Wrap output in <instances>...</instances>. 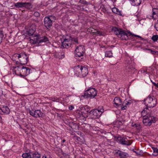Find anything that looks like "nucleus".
<instances>
[{"instance_id": "nucleus-1", "label": "nucleus", "mask_w": 158, "mask_h": 158, "mask_svg": "<svg viewBox=\"0 0 158 158\" xmlns=\"http://www.w3.org/2000/svg\"><path fill=\"white\" fill-rule=\"evenodd\" d=\"M112 30L114 31V33L117 35L118 37L122 40H127L128 39V36L131 35L135 37H138L141 38V37L136 35L132 34L130 32H126L121 29H118L116 27H113Z\"/></svg>"}, {"instance_id": "nucleus-2", "label": "nucleus", "mask_w": 158, "mask_h": 158, "mask_svg": "<svg viewBox=\"0 0 158 158\" xmlns=\"http://www.w3.org/2000/svg\"><path fill=\"white\" fill-rule=\"evenodd\" d=\"M16 74L20 76L21 77L24 78L26 76L30 73L31 70L28 67H25L22 65L16 66L13 67Z\"/></svg>"}, {"instance_id": "nucleus-3", "label": "nucleus", "mask_w": 158, "mask_h": 158, "mask_svg": "<svg viewBox=\"0 0 158 158\" xmlns=\"http://www.w3.org/2000/svg\"><path fill=\"white\" fill-rule=\"evenodd\" d=\"M75 74L80 77H84L88 73V69L85 67L80 65L75 66L74 68Z\"/></svg>"}, {"instance_id": "nucleus-4", "label": "nucleus", "mask_w": 158, "mask_h": 158, "mask_svg": "<svg viewBox=\"0 0 158 158\" xmlns=\"http://www.w3.org/2000/svg\"><path fill=\"white\" fill-rule=\"evenodd\" d=\"M104 112V109L102 106L98 107L97 109H95L90 110L89 112V115L91 118L95 119L99 118Z\"/></svg>"}, {"instance_id": "nucleus-5", "label": "nucleus", "mask_w": 158, "mask_h": 158, "mask_svg": "<svg viewBox=\"0 0 158 158\" xmlns=\"http://www.w3.org/2000/svg\"><path fill=\"white\" fill-rule=\"evenodd\" d=\"M145 104L146 106V109L148 108L153 107L155 106L156 103V99L153 96H149L144 100Z\"/></svg>"}, {"instance_id": "nucleus-6", "label": "nucleus", "mask_w": 158, "mask_h": 158, "mask_svg": "<svg viewBox=\"0 0 158 158\" xmlns=\"http://www.w3.org/2000/svg\"><path fill=\"white\" fill-rule=\"evenodd\" d=\"M56 19V17L53 15H49L45 17L44 20V26L47 29H49L52 26V22L55 21Z\"/></svg>"}, {"instance_id": "nucleus-7", "label": "nucleus", "mask_w": 158, "mask_h": 158, "mask_svg": "<svg viewBox=\"0 0 158 158\" xmlns=\"http://www.w3.org/2000/svg\"><path fill=\"white\" fill-rule=\"evenodd\" d=\"M97 90L92 88L85 91L84 94L81 96V97H83L84 98H93L97 95Z\"/></svg>"}, {"instance_id": "nucleus-8", "label": "nucleus", "mask_w": 158, "mask_h": 158, "mask_svg": "<svg viewBox=\"0 0 158 158\" xmlns=\"http://www.w3.org/2000/svg\"><path fill=\"white\" fill-rule=\"evenodd\" d=\"M14 6L17 8H24L27 9H30L32 8V5L29 2H18L14 3Z\"/></svg>"}, {"instance_id": "nucleus-9", "label": "nucleus", "mask_w": 158, "mask_h": 158, "mask_svg": "<svg viewBox=\"0 0 158 158\" xmlns=\"http://www.w3.org/2000/svg\"><path fill=\"white\" fill-rule=\"evenodd\" d=\"M16 56L19 59L21 64H25L27 63L28 60V56L25 53L21 52L17 54Z\"/></svg>"}, {"instance_id": "nucleus-10", "label": "nucleus", "mask_w": 158, "mask_h": 158, "mask_svg": "<svg viewBox=\"0 0 158 158\" xmlns=\"http://www.w3.org/2000/svg\"><path fill=\"white\" fill-rule=\"evenodd\" d=\"M156 120L155 118L151 116L147 117L144 116L143 120V122L145 125L146 126H150L152 123H155Z\"/></svg>"}, {"instance_id": "nucleus-11", "label": "nucleus", "mask_w": 158, "mask_h": 158, "mask_svg": "<svg viewBox=\"0 0 158 158\" xmlns=\"http://www.w3.org/2000/svg\"><path fill=\"white\" fill-rule=\"evenodd\" d=\"M119 143L123 145L129 146L131 144L132 142L131 141L127 140V139L124 137H121Z\"/></svg>"}, {"instance_id": "nucleus-12", "label": "nucleus", "mask_w": 158, "mask_h": 158, "mask_svg": "<svg viewBox=\"0 0 158 158\" xmlns=\"http://www.w3.org/2000/svg\"><path fill=\"white\" fill-rule=\"evenodd\" d=\"M125 69L127 71L131 73L135 70L133 64L131 60L129 61L127 65L126 66Z\"/></svg>"}, {"instance_id": "nucleus-13", "label": "nucleus", "mask_w": 158, "mask_h": 158, "mask_svg": "<svg viewBox=\"0 0 158 158\" xmlns=\"http://www.w3.org/2000/svg\"><path fill=\"white\" fill-rule=\"evenodd\" d=\"M116 154H117L120 158H126L129 156L128 153L120 150H118L116 152Z\"/></svg>"}, {"instance_id": "nucleus-14", "label": "nucleus", "mask_w": 158, "mask_h": 158, "mask_svg": "<svg viewBox=\"0 0 158 158\" xmlns=\"http://www.w3.org/2000/svg\"><path fill=\"white\" fill-rule=\"evenodd\" d=\"M132 102H128L127 101L125 100L123 102H122V104H121V109L122 110H124L126 109L125 107L129 106L130 104H131Z\"/></svg>"}, {"instance_id": "nucleus-15", "label": "nucleus", "mask_w": 158, "mask_h": 158, "mask_svg": "<svg viewBox=\"0 0 158 158\" xmlns=\"http://www.w3.org/2000/svg\"><path fill=\"white\" fill-rule=\"evenodd\" d=\"M36 36V39H38L39 40L37 41L38 42V43H40L42 42H45L48 41V38L46 36H43L41 37L40 38H39V35H37Z\"/></svg>"}, {"instance_id": "nucleus-16", "label": "nucleus", "mask_w": 158, "mask_h": 158, "mask_svg": "<svg viewBox=\"0 0 158 158\" xmlns=\"http://www.w3.org/2000/svg\"><path fill=\"white\" fill-rule=\"evenodd\" d=\"M30 153L31 154V158H40L41 155L37 151L32 152L30 150Z\"/></svg>"}, {"instance_id": "nucleus-17", "label": "nucleus", "mask_w": 158, "mask_h": 158, "mask_svg": "<svg viewBox=\"0 0 158 158\" xmlns=\"http://www.w3.org/2000/svg\"><path fill=\"white\" fill-rule=\"evenodd\" d=\"M35 118L42 117L44 116V114L40 110H35Z\"/></svg>"}, {"instance_id": "nucleus-18", "label": "nucleus", "mask_w": 158, "mask_h": 158, "mask_svg": "<svg viewBox=\"0 0 158 158\" xmlns=\"http://www.w3.org/2000/svg\"><path fill=\"white\" fill-rule=\"evenodd\" d=\"M69 126L73 130H77L79 128V126L77 123L72 122L69 123Z\"/></svg>"}, {"instance_id": "nucleus-19", "label": "nucleus", "mask_w": 158, "mask_h": 158, "mask_svg": "<svg viewBox=\"0 0 158 158\" xmlns=\"http://www.w3.org/2000/svg\"><path fill=\"white\" fill-rule=\"evenodd\" d=\"M114 102L116 106H121V104H122L121 99L119 97H115L114 99Z\"/></svg>"}, {"instance_id": "nucleus-20", "label": "nucleus", "mask_w": 158, "mask_h": 158, "mask_svg": "<svg viewBox=\"0 0 158 158\" xmlns=\"http://www.w3.org/2000/svg\"><path fill=\"white\" fill-rule=\"evenodd\" d=\"M85 49L84 46L82 45H80L78 46L75 50V52H77L82 53H84Z\"/></svg>"}, {"instance_id": "nucleus-21", "label": "nucleus", "mask_w": 158, "mask_h": 158, "mask_svg": "<svg viewBox=\"0 0 158 158\" xmlns=\"http://www.w3.org/2000/svg\"><path fill=\"white\" fill-rule=\"evenodd\" d=\"M3 112L4 113L8 114L10 112V110L7 106L3 107L1 110V111H0V112Z\"/></svg>"}, {"instance_id": "nucleus-22", "label": "nucleus", "mask_w": 158, "mask_h": 158, "mask_svg": "<svg viewBox=\"0 0 158 158\" xmlns=\"http://www.w3.org/2000/svg\"><path fill=\"white\" fill-rule=\"evenodd\" d=\"M131 2V4L134 6H138L140 4V0H129Z\"/></svg>"}, {"instance_id": "nucleus-23", "label": "nucleus", "mask_w": 158, "mask_h": 158, "mask_svg": "<svg viewBox=\"0 0 158 158\" xmlns=\"http://www.w3.org/2000/svg\"><path fill=\"white\" fill-rule=\"evenodd\" d=\"M23 158H31V153H30V150L29 152L23 153L22 155Z\"/></svg>"}, {"instance_id": "nucleus-24", "label": "nucleus", "mask_w": 158, "mask_h": 158, "mask_svg": "<svg viewBox=\"0 0 158 158\" xmlns=\"http://www.w3.org/2000/svg\"><path fill=\"white\" fill-rule=\"evenodd\" d=\"M72 44L71 43V42L70 43H62V45L61 46L63 47L64 48H68L69 47H70Z\"/></svg>"}, {"instance_id": "nucleus-25", "label": "nucleus", "mask_w": 158, "mask_h": 158, "mask_svg": "<svg viewBox=\"0 0 158 158\" xmlns=\"http://www.w3.org/2000/svg\"><path fill=\"white\" fill-rule=\"evenodd\" d=\"M112 11L114 13L120 15L121 16L122 15L120 11L116 7L113 8L112 9Z\"/></svg>"}, {"instance_id": "nucleus-26", "label": "nucleus", "mask_w": 158, "mask_h": 158, "mask_svg": "<svg viewBox=\"0 0 158 158\" xmlns=\"http://www.w3.org/2000/svg\"><path fill=\"white\" fill-rule=\"evenodd\" d=\"M4 32L2 28H0V44H1L2 40L4 38Z\"/></svg>"}, {"instance_id": "nucleus-27", "label": "nucleus", "mask_w": 158, "mask_h": 158, "mask_svg": "<svg viewBox=\"0 0 158 158\" xmlns=\"http://www.w3.org/2000/svg\"><path fill=\"white\" fill-rule=\"evenodd\" d=\"M105 56L106 57H111L112 56V53L111 51H106Z\"/></svg>"}, {"instance_id": "nucleus-28", "label": "nucleus", "mask_w": 158, "mask_h": 158, "mask_svg": "<svg viewBox=\"0 0 158 158\" xmlns=\"http://www.w3.org/2000/svg\"><path fill=\"white\" fill-rule=\"evenodd\" d=\"M123 123L120 121H117L115 123L116 126L118 128H120V126H122Z\"/></svg>"}, {"instance_id": "nucleus-29", "label": "nucleus", "mask_w": 158, "mask_h": 158, "mask_svg": "<svg viewBox=\"0 0 158 158\" xmlns=\"http://www.w3.org/2000/svg\"><path fill=\"white\" fill-rule=\"evenodd\" d=\"M83 53H80L79 52L75 51V56L76 57H80L81 56H83Z\"/></svg>"}, {"instance_id": "nucleus-30", "label": "nucleus", "mask_w": 158, "mask_h": 158, "mask_svg": "<svg viewBox=\"0 0 158 158\" xmlns=\"http://www.w3.org/2000/svg\"><path fill=\"white\" fill-rule=\"evenodd\" d=\"M79 2L81 4L86 5L90 4V2H87L85 0H79Z\"/></svg>"}, {"instance_id": "nucleus-31", "label": "nucleus", "mask_w": 158, "mask_h": 158, "mask_svg": "<svg viewBox=\"0 0 158 158\" xmlns=\"http://www.w3.org/2000/svg\"><path fill=\"white\" fill-rule=\"evenodd\" d=\"M34 32V29L33 30H31V28H29V30L27 31V34L29 36L33 35Z\"/></svg>"}, {"instance_id": "nucleus-32", "label": "nucleus", "mask_w": 158, "mask_h": 158, "mask_svg": "<svg viewBox=\"0 0 158 158\" xmlns=\"http://www.w3.org/2000/svg\"><path fill=\"white\" fill-rule=\"evenodd\" d=\"M90 31L94 34H99L100 33L99 31L93 28H92V29Z\"/></svg>"}, {"instance_id": "nucleus-33", "label": "nucleus", "mask_w": 158, "mask_h": 158, "mask_svg": "<svg viewBox=\"0 0 158 158\" xmlns=\"http://www.w3.org/2000/svg\"><path fill=\"white\" fill-rule=\"evenodd\" d=\"M156 10H157L158 9L156 8H153L152 9L153 12H152V18L153 19H156V17H154V15L156 14Z\"/></svg>"}, {"instance_id": "nucleus-34", "label": "nucleus", "mask_w": 158, "mask_h": 158, "mask_svg": "<svg viewBox=\"0 0 158 158\" xmlns=\"http://www.w3.org/2000/svg\"><path fill=\"white\" fill-rule=\"evenodd\" d=\"M121 137L122 136L120 135L118 136H114V139L116 141L119 143Z\"/></svg>"}, {"instance_id": "nucleus-35", "label": "nucleus", "mask_w": 158, "mask_h": 158, "mask_svg": "<svg viewBox=\"0 0 158 158\" xmlns=\"http://www.w3.org/2000/svg\"><path fill=\"white\" fill-rule=\"evenodd\" d=\"M72 40L71 39H64V40L63 42H62V43H70L71 42V44L72 43Z\"/></svg>"}, {"instance_id": "nucleus-36", "label": "nucleus", "mask_w": 158, "mask_h": 158, "mask_svg": "<svg viewBox=\"0 0 158 158\" xmlns=\"http://www.w3.org/2000/svg\"><path fill=\"white\" fill-rule=\"evenodd\" d=\"M152 39L154 41H157L158 40V35H153L152 38Z\"/></svg>"}, {"instance_id": "nucleus-37", "label": "nucleus", "mask_w": 158, "mask_h": 158, "mask_svg": "<svg viewBox=\"0 0 158 158\" xmlns=\"http://www.w3.org/2000/svg\"><path fill=\"white\" fill-rule=\"evenodd\" d=\"M29 113L30 115H31L34 117L35 118V110H30L29 111Z\"/></svg>"}, {"instance_id": "nucleus-38", "label": "nucleus", "mask_w": 158, "mask_h": 158, "mask_svg": "<svg viewBox=\"0 0 158 158\" xmlns=\"http://www.w3.org/2000/svg\"><path fill=\"white\" fill-rule=\"evenodd\" d=\"M146 50H149L150 51V52L153 55L155 54L156 53L158 52L157 51H155L152 50L151 49H149V48H146L145 49Z\"/></svg>"}, {"instance_id": "nucleus-39", "label": "nucleus", "mask_w": 158, "mask_h": 158, "mask_svg": "<svg viewBox=\"0 0 158 158\" xmlns=\"http://www.w3.org/2000/svg\"><path fill=\"white\" fill-rule=\"evenodd\" d=\"M84 109L86 112L89 113V112L90 111V107H88L87 106H85L84 107Z\"/></svg>"}, {"instance_id": "nucleus-40", "label": "nucleus", "mask_w": 158, "mask_h": 158, "mask_svg": "<svg viewBox=\"0 0 158 158\" xmlns=\"http://www.w3.org/2000/svg\"><path fill=\"white\" fill-rule=\"evenodd\" d=\"M153 152L154 153L157 154L156 155L158 154V149L156 148H153Z\"/></svg>"}, {"instance_id": "nucleus-41", "label": "nucleus", "mask_w": 158, "mask_h": 158, "mask_svg": "<svg viewBox=\"0 0 158 158\" xmlns=\"http://www.w3.org/2000/svg\"><path fill=\"white\" fill-rule=\"evenodd\" d=\"M35 24H32V25L30 27V28H31V30H33V29H34V32L35 31Z\"/></svg>"}, {"instance_id": "nucleus-42", "label": "nucleus", "mask_w": 158, "mask_h": 158, "mask_svg": "<svg viewBox=\"0 0 158 158\" xmlns=\"http://www.w3.org/2000/svg\"><path fill=\"white\" fill-rule=\"evenodd\" d=\"M52 100L53 102H58V101L59 100V98L57 97H54L52 98Z\"/></svg>"}, {"instance_id": "nucleus-43", "label": "nucleus", "mask_w": 158, "mask_h": 158, "mask_svg": "<svg viewBox=\"0 0 158 158\" xmlns=\"http://www.w3.org/2000/svg\"><path fill=\"white\" fill-rule=\"evenodd\" d=\"M34 15L36 17H38L40 16V13L37 11L35 12Z\"/></svg>"}, {"instance_id": "nucleus-44", "label": "nucleus", "mask_w": 158, "mask_h": 158, "mask_svg": "<svg viewBox=\"0 0 158 158\" xmlns=\"http://www.w3.org/2000/svg\"><path fill=\"white\" fill-rule=\"evenodd\" d=\"M73 40L77 44H78V39L77 38H74L73 39Z\"/></svg>"}, {"instance_id": "nucleus-45", "label": "nucleus", "mask_w": 158, "mask_h": 158, "mask_svg": "<svg viewBox=\"0 0 158 158\" xmlns=\"http://www.w3.org/2000/svg\"><path fill=\"white\" fill-rule=\"evenodd\" d=\"M74 106H69V109L70 110H73L74 109Z\"/></svg>"}, {"instance_id": "nucleus-46", "label": "nucleus", "mask_w": 158, "mask_h": 158, "mask_svg": "<svg viewBox=\"0 0 158 158\" xmlns=\"http://www.w3.org/2000/svg\"><path fill=\"white\" fill-rule=\"evenodd\" d=\"M62 154L64 156H66L67 157V158L69 157V155L68 154L64 153H62Z\"/></svg>"}, {"instance_id": "nucleus-47", "label": "nucleus", "mask_w": 158, "mask_h": 158, "mask_svg": "<svg viewBox=\"0 0 158 158\" xmlns=\"http://www.w3.org/2000/svg\"><path fill=\"white\" fill-rule=\"evenodd\" d=\"M153 84L154 86L158 88V83H153Z\"/></svg>"}, {"instance_id": "nucleus-48", "label": "nucleus", "mask_w": 158, "mask_h": 158, "mask_svg": "<svg viewBox=\"0 0 158 158\" xmlns=\"http://www.w3.org/2000/svg\"><path fill=\"white\" fill-rule=\"evenodd\" d=\"M42 158H52L51 157H48L47 156H46L45 155L43 156L42 157Z\"/></svg>"}, {"instance_id": "nucleus-49", "label": "nucleus", "mask_w": 158, "mask_h": 158, "mask_svg": "<svg viewBox=\"0 0 158 158\" xmlns=\"http://www.w3.org/2000/svg\"><path fill=\"white\" fill-rule=\"evenodd\" d=\"M61 55L62 56V58L64 57V53L63 52L61 53Z\"/></svg>"}, {"instance_id": "nucleus-50", "label": "nucleus", "mask_w": 158, "mask_h": 158, "mask_svg": "<svg viewBox=\"0 0 158 158\" xmlns=\"http://www.w3.org/2000/svg\"><path fill=\"white\" fill-rule=\"evenodd\" d=\"M79 114H80V116H81V115H82V117H84L83 115V114L82 113V111L81 112H79Z\"/></svg>"}, {"instance_id": "nucleus-51", "label": "nucleus", "mask_w": 158, "mask_h": 158, "mask_svg": "<svg viewBox=\"0 0 158 158\" xmlns=\"http://www.w3.org/2000/svg\"><path fill=\"white\" fill-rule=\"evenodd\" d=\"M31 42H32L33 43H34V44H36V41H34V40H31Z\"/></svg>"}, {"instance_id": "nucleus-52", "label": "nucleus", "mask_w": 158, "mask_h": 158, "mask_svg": "<svg viewBox=\"0 0 158 158\" xmlns=\"http://www.w3.org/2000/svg\"><path fill=\"white\" fill-rule=\"evenodd\" d=\"M155 27L156 28V30L158 31V26H155Z\"/></svg>"}, {"instance_id": "nucleus-53", "label": "nucleus", "mask_w": 158, "mask_h": 158, "mask_svg": "<svg viewBox=\"0 0 158 158\" xmlns=\"http://www.w3.org/2000/svg\"><path fill=\"white\" fill-rule=\"evenodd\" d=\"M27 124H25L24 127H26L27 129H28V127H27Z\"/></svg>"}, {"instance_id": "nucleus-54", "label": "nucleus", "mask_w": 158, "mask_h": 158, "mask_svg": "<svg viewBox=\"0 0 158 158\" xmlns=\"http://www.w3.org/2000/svg\"><path fill=\"white\" fill-rule=\"evenodd\" d=\"M65 141H66V140H65V139H64L63 140H62V142H63V143H64V142Z\"/></svg>"}, {"instance_id": "nucleus-55", "label": "nucleus", "mask_w": 158, "mask_h": 158, "mask_svg": "<svg viewBox=\"0 0 158 158\" xmlns=\"http://www.w3.org/2000/svg\"><path fill=\"white\" fill-rule=\"evenodd\" d=\"M80 138L79 137H77V140H79V139H80Z\"/></svg>"}, {"instance_id": "nucleus-56", "label": "nucleus", "mask_w": 158, "mask_h": 158, "mask_svg": "<svg viewBox=\"0 0 158 158\" xmlns=\"http://www.w3.org/2000/svg\"><path fill=\"white\" fill-rule=\"evenodd\" d=\"M158 25V20H157V23H156V26H157V25Z\"/></svg>"}, {"instance_id": "nucleus-57", "label": "nucleus", "mask_w": 158, "mask_h": 158, "mask_svg": "<svg viewBox=\"0 0 158 158\" xmlns=\"http://www.w3.org/2000/svg\"><path fill=\"white\" fill-rule=\"evenodd\" d=\"M145 110H143V111H142V114H143V113L144 112H145Z\"/></svg>"}, {"instance_id": "nucleus-58", "label": "nucleus", "mask_w": 158, "mask_h": 158, "mask_svg": "<svg viewBox=\"0 0 158 158\" xmlns=\"http://www.w3.org/2000/svg\"><path fill=\"white\" fill-rule=\"evenodd\" d=\"M23 130L25 131V132H27L26 130L25 129H23Z\"/></svg>"}, {"instance_id": "nucleus-59", "label": "nucleus", "mask_w": 158, "mask_h": 158, "mask_svg": "<svg viewBox=\"0 0 158 158\" xmlns=\"http://www.w3.org/2000/svg\"><path fill=\"white\" fill-rule=\"evenodd\" d=\"M2 119V118H1V116L0 115V121Z\"/></svg>"}, {"instance_id": "nucleus-60", "label": "nucleus", "mask_w": 158, "mask_h": 158, "mask_svg": "<svg viewBox=\"0 0 158 158\" xmlns=\"http://www.w3.org/2000/svg\"><path fill=\"white\" fill-rule=\"evenodd\" d=\"M134 152H135L136 154H138V152H135V151H134Z\"/></svg>"}, {"instance_id": "nucleus-61", "label": "nucleus", "mask_w": 158, "mask_h": 158, "mask_svg": "<svg viewBox=\"0 0 158 158\" xmlns=\"http://www.w3.org/2000/svg\"><path fill=\"white\" fill-rule=\"evenodd\" d=\"M151 81L152 82V83L153 84V83H155L154 82H153L152 80H151Z\"/></svg>"}, {"instance_id": "nucleus-62", "label": "nucleus", "mask_w": 158, "mask_h": 158, "mask_svg": "<svg viewBox=\"0 0 158 158\" xmlns=\"http://www.w3.org/2000/svg\"><path fill=\"white\" fill-rule=\"evenodd\" d=\"M2 108L0 107V111H1Z\"/></svg>"}, {"instance_id": "nucleus-63", "label": "nucleus", "mask_w": 158, "mask_h": 158, "mask_svg": "<svg viewBox=\"0 0 158 158\" xmlns=\"http://www.w3.org/2000/svg\"><path fill=\"white\" fill-rule=\"evenodd\" d=\"M135 127H137V124H135Z\"/></svg>"}]
</instances>
